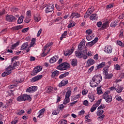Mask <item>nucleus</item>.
Segmentation results:
<instances>
[{"instance_id": "2", "label": "nucleus", "mask_w": 124, "mask_h": 124, "mask_svg": "<svg viewBox=\"0 0 124 124\" xmlns=\"http://www.w3.org/2000/svg\"><path fill=\"white\" fill-rule=\"evenodd\" d=\"M70 68V64L64 62L57 67V69L58 70H66Z\"/></svg>"}, {"instance_id": "39", "label": "nucleus", "mask_w": 124, "mask_h": 124, "mask_svg": "<svg viewBox=\"0 0 124 124\" xmlns=\"http://www.w3.org/2000/svg\"><path fill=\"white\" fill-rule=\"evenodd\" d=\"M114 76V75L113 74H108L107 75L105 76L106 79H112Z\"/></svg>"}, {"instance_id": "4", "label": "nucleus", "mask_w": 124, "mask_h": 124, "mask_svg": "<svg viewBox=\"0 0 124 124\" xmlns=\"http://www.w3.org/2000/svg\"><path fill=\"white\" fill-rule=\"evenodd\" d=\"M103 98L105 99L107 102H111L112 101V96L110 94V91H106L103 95Z\"/></svg>"}, {"instance_id": "15", "label": "nucleus", "mask_w": 124, "mask_h": 124, "mask_svg": "<svg viewBox=\"0 0 124 124\" xmlns=\"http://www.w3.org/2000/svg\"><path fill=\"white\" fill-rule=\"evenodd\" d=\"M59 59V56H55L52 57L50 60H49V62L50 63H54V62H56Z\"/></svg>"}, {"instance_id": "6", "label": "nucleus", "mask_w": 124, "mask_h": 124, "mask_svg": "<svg viewBox=\"0 0 124 124\" xmlns=\"http://www.w3.org/2000/svg\"><path fill=\"white\" fill-rule=\"evenodd\" d=\"M92 80L94 81L96 83L99 84V83H100L102 80V77H101V75H95L92 78Z\"/></svg>"}, {"instance_id": "37", "label": "nucleus", "mask_w": 124, "mask_h": 124, "mask_svg": "<svg viewBox=\"0 0 124 124\" xmlns=\"http://www.w3.org/2000/svg\"><path fill=\"white\" fill-rule=\"evenodd\" d=\"M23 20H24V16H20L17 20V24H22L23 23Z\"/></svg>"}, {"instance_id": "53", "label": "nucleus", "mask_w": 124, "mask_h": 124, "mask_svg": "<svg viewBox=\"0 0 124 124\" xmlns=\"http://www.w3.org/2000/svg\"><path fill=\"white\" fill-rule=\"evenodd\" d=\"M105 107H106V106L104 104H101L100 105V106H99L98 108V110H99V109H104V108H105Z\"/></svg>"}, {"instance_id": "42", "label": "nucleus", "mask_w": 124, "mask_h": 124, "mask_svg": "<svg viewBox=\"0 0 124 124\" xmlns=\"http://www.w3.org/2000/svg\"><path fill=\"white\" fill-rule=\"evenodd\" d=\"M63 5L62 6H58L57 4L55 5V7H56V9H57V10H58V11H61V10H62V8H63Z\"/></svg>"}, {"instance_id": "41", "label": "nucleus", "mask_w": 124, "mask_h": 124, "mask_svg": "<svg viewBox=\"0 0 124 124\" xmlns=\"http://www.w3.org/2000/svg\"><path fill=\"white\" fill-rule=\"evenodd\" d=\"M66 35H67V31H65L64 33L62 34L61 37L60 38V40H62V39L65 38Z\"/></svg>"}, {"instance_id": "50", "label": "nucleus", "mask_w": 124, "mask_h": 124, "mask_svg": "<svg viewBox=\"0 0 124 124\" xmlns=\"http://www.w3.org/2000/svg\"><path fill=\"white\" fill-rule=\"evenodd\" d=\"M88 92L87 90L84 89L82 91V94H83V95H86V94L88 93Z\"/></svg>"}, {"instance_id": "36", "label": "nucleus", "mask_w": 124, "mask_h": 124, "mask_svg": "<svg viewBox=\"0 0 124 124\" xmlns=\"http://www.w3.org/2000/svg\"><path fill=\"white\" fill-rule=\"evenodd\" d=\"M97 93L98 94H102V93H103V92H102V90L101 89V86L98 87L97 88Z\"/></svg>"}, {"instance_id": "3", "label": "nucleus", "mask_w": 124, "mask_h": 124, "mask_svg": "<svg viewBox=\"0 0 124 124\" xmlns=\"http://www.w3.org/2000/svg\"><path fill=\"white\" fill-rule=\"evenodd\" d=\"M67 90H68L67 92L65 94V98L64 100V101L63 102V104L65 105L66 104H67L70 101V99L69 97H70V95H71V88L70 87H68Z\"/></svg>"}, {"instance_id": "43", "label": "nucleus", "mask_w": 124, "mask_h": 124, "mask_svg": "<svg viewBox=\"0 0 124 124\" xmlns=\"http://www.w3.org/2000/svg\"><path fill=\"white\" fill-rule=\"evenodd\" d=\"M104 117H105V115L103 114L101 116H100V117L97 118V120L99 122H101L102 121H103V119H104Z\"/></svg>"}, {"instance_id": "51", "label": "nucleus", "mask_w": 124, "mask_h": 124, "mask_svg": "<svg viewBox=\"0 0 124 124\" xmlns=\"http://www.w3.org/2000/svg\"><path fill=\"white\" fill-rule=\"evenodd\" d=\"M94 69V66H91L89 69H88V73H91Z\"/></svg>"}, {"instance_id": "35", "label": "nucleus", "mask_w": 124, "mask_h": 124, "mask_svg": "<svg viewBox=\"0 0 124 124\" xmlns=\"http://www.w3.org/2000/svg\"><path fill=\"white\" fill-rule=\"evenodd\" d=\"M105 64H106L105 62H102L97 66V69L102 68V67L105 66Z\"/></svg>"}, {"instance_id": "61", "label": "nucleus", "mask_w": 124, "mask_h": 124, "mask_svg": "<svg viewBox=\"0 0 124 124\" xmlns=\"http://www.w3.org/2000/svg\"><path fill=\"white\" fill-rule=\"evenodd\" d=\"M117 43L120 46H124V44H123V42L120 41H117Z\"/></svg>"}, {"instance_id": "13", "label": "nucleus", "mask_w": 124, "mask_h": 124, "mask_svg": "<svg viewBox=\"0 0 124 124\" xmlns=\"http://www.w3.org/2000/svg\"><path fill=\"white\" fill-rule=\"evenodd\" d=\"M74 51V47H72L70 49H67L66 51H64V55L66 56H70Z\"/></svg>"}, {"instance_id": "30", "label": "nucleus", "mask_w": 124, "mask_h": 124, "mask_svg": "<svg viewBox=\"0 0 124 124\" xmlns=\"http://www.w3.org/2000/svg\"><path fill=\"white\" fill-rule=\"evenodd\" d=\"M23 27L24 26L23 25H18L12 28V30L13 31H19V30H21V29H23Z\"/></svg>"}, {"instance_id": "18", "label": "nucleus", "mask_w": 124, "mask_h": 124, "mask_svg": "<svg viewBox=\"0 0 124 124\" xmlns=\"http://www.w3.org/2000/svg\"><path fill=\"white\" fill-rule=\"evenodd\" d=\"M80 15L78 13H72L70 16V18H72V19H73L74 17H76V18H80Z\"/></svg>"}, {"instance_id": "44", "label": "nucleus", "mask_w": 124, "mask_h": 124, "mask_svg": "<svg viewBox=\"0 0 124 124\" xmlns=\"http://www.w3.org/2000/svg\"><path fill=\"white\" fill-rule=\"evenodd\" d=\"M103 72L104 73V75H105V76H106L107 75H108V69L104 68L103 69Z\"/></svg>"}, {"instance_id": "34", "label": "nucleus", "mask_w": 124, "mask_h": 124, "mask_svg": "<svg viewBox=\"0 0 124 124\" xmlns=\"http://www.w3.org/2000/svg\"><path fill=\"white\" fill-rule=\"evenodd\" d=\"M85 46V43L84 42H81L78 46V48L79 50H82V48Z\"/></svg>"}, {"instance_id": "60", "label": "nucleus", "mask_w": 124, "mask_h": 124, "mask_svg": "<svg viewBox=\"0 0 124 124\" xmlns=\"http://www.w3.org/2000/svg\"><path fill=\"white\" fill-rule=\"evenodd\" d=\"M87 13H90V14H92L93 12V10L92 8H89V10L87 11Z\"/></svg>"}, {"instance_id": "21", "label": "nucleus", "mask_w": 124, "mask_h": 124, "mask_svg": "<svg viewBox=\"0 0 124 124\" xmlns=\"http://www.w3.org/2000/svg\"><path fill=\"white\" fill-rule=\"evenodd\" d=\"M90 84L91 87H92V88H95L96 86H98V83L96 82L94 80H92L90 81Z\"/></svg>"}, {"instance_id": "58", "label": "nucleus", "mask_w": 124, "mask_h": 124, "mask_svg": "<svg viewBox=\"0 0 124 124\" xmlns=\"http://www.w3.org/2000/svg\"><path fill=\"white\" fill-rule=\"evenodd\" d=\"M85 114V110L84 109L81 110L80 112H78L79 116H81V115H84Z\"/></svg>"}, {"instance_id": "32", "label": "nucleus", "mask_w": 124, "mask_h": 124, "mask_svg": "<svg viewBox=\"0 0 124 124\" xmlns=\"http://www.w3.org/2000/svg\"><path fill=\"white\" fill-rule=\"evenodd\" d=\"M90 20H92V21H93V20H96V19H97V14H92L90 16Z\"/></svg>"}, {"instance_id": "33", "label": "nucleus", "mask_w": 124, "mask_h": 124, "mask_svg": "<svg viewBox=\"0 0 124 124\" xmlns=\"http://www.w3.org/2000/svg\"><path fill=\"white\" fill-rule=\"evenodd\" d=\"M29 46V44L28 43H24L21 46L20 50H25V49H27Z\"/></svg>"}, {"instance_id": "47", "label": "nucleus", "mask_w": 124, "mask_h": 124, "mask_svg": "<svg viewBox=\"0 0 124 124\" xmlns=\"http://www.w3.org/2000/svg\"><path fill=\"white\" fill-rule=\"evenodd\" d=\"M34 43H35V38H33L31 40V44L30 45V47H32L33 45H34Z\"/></svg>"}, {"instance_id": "31", "label": "nucleus", "mask_w": 124, "mask_h": 124, "mask_svg": "<svg viewBox=\"0 0 124 124\" xmlns=\"http://www.w3.org/2000/svg\"><path fill=\"white\" fill-rule=\"evenodd\" d=\"M108 27H109V22H106L103 24L101 29H102V30H105V29H106L107 28H108Z\"/></svg>"}, {"instance_id": "27", "label": "nucleus", "mask_w": 124, "mask_h": 124, "mask_svg": "<svg viewBox=\"0 0 124 124\" xmlns=\"http://www.w3.org/2000/svg\"><path fill=\"white\" fill-rule=\"evenodd\" d=\"M78 63V61H77V59H74L72 60L71 62V65H72V66H77V64Z\"/></svg>"}, {"instance_id": "56", "label": "nucleus", "mask_w": 124, "mask_h": 124, "mask_svg": "<svg viewBox=\"0 0 124 124\" xmlns=\"http://www.w3.org/2000/svg\"><path fill=\"white\" fill-rule=\"evenodd\" d=\"M97 26L98 28H101V26H102V22L101 21H99L97 23Z\"/></svg>"}, {"instance_id": "12", "label": "nucleus", "mask_w": 124, "mask_h": 124, "mask_svg": "<svg viewBox=\"0 0 124 124\" xmlns=\"http://www.w3.org/2000/svg\"><path fill=\"white\" fill-rule=\"evenodd\" d=\"M104 51L105 52H106V53H107L108 54H110V53H112V46H106L104 48Z\"/></svg>"}, {"instance_id": "19", "label": "nucleus", "mask_w": 124, "mask_h": 124, "mask_svg": "<svg viewBox=\"0 0 124 124\" xmlns=\"http://www.w3.org/2000/svg\"><path fill=\"white\" fill-rule=\"evenodd\" d=\"M69 75V72H66L65 73L60 75L59 77V79H63V78H65V77L68 76Z\"/></svg>"}, {"instance_id": "23", "label": "nucleus", "mask_w": 124, "mask_h": 124, "mask_svg": "<svg viewBox=\"0 0 124 124\" xmlns=\"http://www.w3.org/2000/svg\"><path fill=\"white\" fill-rule=\"evenodd\" d=\"M47 46H45L44 47V51H43V53H42V55H43V56L44 57H46V56H47V54H49V53L50 52V49L47 51V52H46V53H45V51H46V50H47Z\"/></svg>"}, {"instance_id": "16", "label": "nucleus", "mask_w": 124, "mask_h": 124, "mask_svg": "<svg viewBox=\"0 0 124 124\" xmlns=\"http://www.w3.org/2000/svg\"><path fill=\"white\" fill-rule=\"evenodd\" d=\"M67 84H68V80H64V79H63L59 84V87L60 88H62V87H63V86L67 85Z\"/></svg>"}, {"instance_id": "14", "label": "nucleus", "mask_w": 124, "mask_h": 124, "mask_svg": "<svg viewBox=\"0 0 124 124\" xmlns=\"http://www.w3.org/2000/svg\"><path fill=\"white\" fill-rule=\"evenodd\" d=\"M42 77H43V76H42V75L35 76V77L32 78V79H31V81L33 82H36V81H38V80H40V79H41Z\"/></svg>"}, {"instance_id": "54", "label": "nucleus", "mask_w": 124, "mask_h": 124, "mask_svg": "<svg viewBox=\"0 0 124 124\" xmlns=\"http://www.w3.org/2000/svg\"><path fill=\"white\" fill-rule=\"evenodd\" d=\"M74 26H75V24L72 23L69 24L68 25L67 28H68V29H70L71 28L74 27Z\"/></svg>"}, {"instance_id": "29", "label": "nucleus", "mask_w": 124, "mask_h": 124, "mask_svg": "<svg viewBox=\"0 0 124 124\" xmlns=\"http://www.w3.org/2000/svg\"><path fill=\"white\" fill-rule=\"evenodd\" d=\"M45 112V108H42L39 111V115L38 116V118H42V115H44Z\"/></svg>"}, {"instance_id": "38", "label": "nucleus", "mask_w": 124, "mask_h": 124, "mask_svg": "<svg viewBox=\"0 0 124 124\" xmlns=\"http://www.w3.org/2000/svg\"><path fill=\"white\" fill-rule=\"evenodd\" d=\"M103 113H104V111H103V110L99 109L96 112L97 116L99 117L100 116H101V115H102Z\"/></svg>"}, {"instance_id": "57", "label": "nucleus", "mask_w": 124, "mask_h": 124, "mask_svg": "<svg viewBox=\"0 0 124 124\" xmlns=\"http://www.w3.org/2000/svg\"><path fill=\"white\" fill-rule=\"evenodd\" d=\"M116 100H118V101H123V99H122V97L121 96H116Z\"/></svg>"}, {"instance_id": "9", "label": "nucleus", "mask_w": 124, "mask_h": 124, "mask_svg": "<svg viewBox=\"0 0 124 124\" xmlns=\"http://www.w3.org/2000/svg\"><path fill=\"white\" fill-rule=\"evenodd\" d=\"M97 41H98V37H96L92 41H91L90 42H88L86 44V45L88 47H92V46H93V45H94L96 43V42H97Z\"/></svg>"}, {"instance_id": "40", "label": "nucleus", "mask_w": 124, "mask_h": 124, "mask_svg": "<svg viewBox=\"0 0 124 124\" xmlns=\"http://www.w3.org/2000/svg\"><path fill=\"white\" fill-rule=\"evenodd\" d=\"M25 113V110L21 109L19 110L17 113H16V114L18 116H22L24 113Z\"/></svg>"}, {"instance_id": "25", "label": "nucleus", "mask_w": 124, "mask_h": 124, "mask_svg": "<svg viewBox=\"0 0 124 124\" xmlns=\"http://www.w3.org/2000/svg\"><path fill=\"white\" fill-rule=\"evenodd\" d=\"M16 100H17V101H20V102L21 101H26L24 94L17 97L16 98Z\"/></svg>"}, {"instance_id": "55", "label": "nucleus", "mask_w": 124, "mask_h": 124, "mask_svg": "<svg viewBox=\"0 0 124 124\" xmlns=\"http://www.w3.org/2000/svg\"><path fill=\"white\" fill-rule=\"evenodd\" d=\"M25 23H30L31 22V19H30V16H27L25 20Z\"/></svg>"}, {"instance_id": "45", "label": "nucleus", "mask_w": 124, "mask_h": 124, "mask_svg": "<svg viewBox=\"0 0 124 124\" xmlns=\"http://www.w3.org/2000/svg\"><path fill=\"white\" fill-rule=\"evenodd\" d=\"M123 87L119 86L118 88L116 90V92L118 93H120L123 92Z\"/></svg>"}, {"instance_id": "11", "label": "nucleus", "mask_w": 124, "mask_h": 124, "mask_svg": "<svg viewBox=\"0 0 124 124\" xmlns=\"http://www.w3.org/2000/svg\"><path fill=\"white\" fill-rule=\"evenodd\" d=\"M37 90V86H32L27 88L26 90L27 93H33V92H35V91Z\"/></svg>"}, {"instance_id": "59", "label": "nucleus", "mask_w": 124, "mask_h": 124, "mask_svg": "<svg viewBox=\"0 0 124 124\" xmlns=\"http://www.w3.org/2000/svg\"><path fill=\"white\" fill-rule=\"evenodd\" d=\"M117 26V23L116 22H111L110 24V27L114 28Z\"/></svg>"}, {"instance_id": "1", "label": "nucleus", "mask_w": 124, "mask_h": 124, "mask_svg": "<svg viewBox=\"0 0 124 124\" xmlns=\"http://www.w3.org/2000/svg\"><path fill=\"white\" fill-rule=\"evenodd\" d=\"M20 65V62H12V64L10 66L8 67L5 71L2 74V77H5L7 75H9L11 73V70H14L15 67L16 66H19Z\"/></svg>"}, {"instance_id": "63", "label": "nucleus", "mask_w": 124, "mask_h": 124, "mask_svg": "<svg viewBox=\"0 0 124 124\" xmlns=\"http://www.w3.org/2000/svg\"><path fill=\"white\" fill-rule=\"evenodd\" d=\"M124 13H123L121 15H120L119 16V19H120V20L124 19Z\"/></svg>"}, {"instance_id": "22", "label": "nucleus", "mask_w": 124, "mask_h": 124, "mask_svg": "<svg viewBox=\"0 0 124 124\" xmlns=\"http://www.w3.org/2000/svg\"><path fill=\"white\" fill-rule=\"evenodd\" d=\"M88 97L91 102L94 101V100L95 99V96H94V94H93L91 93H90L88 95Z\"/></svg>"}, {"instance_id": "7", "label": "nucleus", "mask_w": 124, "mask_h": 124, "mask_svg": "<svg viewBox=\"0 0 124 124\" xmlns=\"http://www.w3.org/2000/svg\"><path fill=\"white\" fill-rule=\"evenodd\" d=\"M86 54H87V53L86 52V50H80L79 51L75 52V55L76 57L79 58H83V56H84V55H86Z\"/></svg>"}, {"instance_id": "24", "label": "nucleus", "mask_w": 124, "mask_h": 124, "mask_svg": "<svg viewBox=\"0 0 124 124\" xmlns=\"http://www.w3.org/2000/svg\"><path fill=\"white\" fill-rule=\"evenodd\" d=\"M25 101H31V97L30 95L27 94H23Z\"/></svg>"}, {"instance_id": "26", "label": "nucleus", "mask_w": 124, "mask_h": 124, "mask_svg": "<svg viewBox=\"0 0 124 124\" xmlns=\"http://www.w3.org/2000/svg\"><path fill=\"white\" fill-rule=\"evenodd\" d=\"M93 38H94V34H91V35H87L86 39L88 41H90L91 40H93Z\"/></svg>"}, {"instance_id": "5", "label": "nucleus", "mask_w": 124, "mask_h": 124, "mask_svg": "<svg viewBox=\"0 0 124 124\" xmlns=\"http://www.w3.org/2000/svg\"><path fill=\"white\" fill-rule=\"evenodd\" d=\"M41 70H42V66H38L34 68L31 73V75L32 76H34V75H36L38 72H40Z\"/></svg>"}, {"instance_id": "52", "label": "nucleus", "mask_w": 124, "mask_h": 124, "mask_svg": "<svg viewBox=\"0 0 124 124\" xmlns=\"http://www.w3.org/2000/svg\"><path fill=\"white\" fill-rule=\"evenodd\" d=\"M5 14V10L3 9L2 11H0V17Z\"/></svg>"}, {"instance_id": "46", "label": "nucleus", "mask_w": 124, "mask_h": 124, "mask_svg": "<svg viewBox=\"0 0 124 124\" xmlns=\"http://www.w3.org/2000/svg\"><path fill=\"white\" fill-rule=\"evenodd\" d=\"M52 91H54V88L52 87H49L47 88V93H52Z\"/></svg>"}, {"instance_id": "64", "label": "nucleus", "mask_w": 124, "mask_h": 124, "mask_svg": "<svg viewBox=\"0 0 124 124\" xmlns=\"http://www.w3.org/2000/svg\"><path fill=\"white\" fill-rule=\"evenodd\" d=\"M29 31V28H25L22 30V32H27Z\"/></svg>"}, {"instance_id": "8", "label": "nucleus", "mask_w": 124, "mask_h": 124, "mask_svg": "<svg viewBox=\"0 0 124 124\" xmlns=\"http://www.w3.org/2000/svg\"><path fill=\"white\" fill-rule=\"evenodd\" d=\"M54 4H50L47 5V8L46 9V13L53 12L54 11Z\"/></svg>"}, {"instance_id": "10", "label": "nucleus", "mask_w": 124, "mask_h": 124, "mask_svg": "<svg viewBox=\"0 0 124 124\" xmlns=\"http://www.w3.org/2000/svg\"><path fill=\"white\" fill-rule=\"evenodd\" d=\"M6 20L8 22H14L16 20V17L12 15H9L6 16Z\"/></svg>"}, {"instance_id": "62", "label": "nucleus", "mask_w": 124, "mask_h": 124, "mask_svg": "<svg viewBox=\"0 0 124 124\" xmlns=\"http://www.w3.org/2000/svg\"><path fill=\"white\" fill-rule=\"evenodd\" d=\"M19 45V42H17L16 44L12 45V48H15V47H17Z\"/></svg>"}, {"instance_id": "49", "label": "nucleus", "mask_w": 124, "mask_h": 124, "mask_svg": "<svg viewBox=\"0 0 124 124\" xmlns=\"http://www.w3.org/2000/svg\"><path fill=\"white\" fill-rule=\"evenodd\" d=\"M86 33L87 34V35H90L91 34H93V31L91 30H88L86 31Z\"/></svg>"}, {"instance_id": "17", "label": "nucleus", "mask_w": 124, "mask_h": 124, "mask_svg": "<svg viewBox=\"0 0 124 124\" xmlns=\"http://www.w3.org/2000/svg\"><path fill=\"white\" fill-rule=\"evenodd\" d=\"M34 19L35 22H39L41 20V16L39 14H37L34 15Z\"/></svg>"}, {"instance_id": "20", "label": "nucleus", "mask_w": 124, "mask_h": 124, "mask_svg": "<svg viewBox=\"0 0 124 124\" xmlns=\"http://www.w3.org/2000/svg\"><path fill=\"white\" fill-rule=\"evenodd\" d=\"M95 63V61H94L93 59H89L87 62V63L88 66H91V65H93V64H94Z\"/></svg>"}, {"instance_id": "28", "label": "nucleus", "mask_w": 124, "mask_h": 124, "mask_svg": "<svg viewBox=\"0 0 124 124\" xmlns=\"http://www.w3.org/2000/svg\"><path fill=\"white\" fill-rule=\"evenodd\" d=\"M59 74H60V71L58 70L54 71L52 73L51 77L52 78H55V77H56V76H58Z\"/></svg>"}, {"instance_id": "48", "label": "nucleus", "mask_w": 124, "mask_h": 124, "mask_svg": "<svg viewBox=\"0 0 124 124\" xmlns=\"http://www.w3.org/2000/svg\"><path fill=\"white\" fill-rule=\"evenodd\" d=\"M59 124H67V121L65 120H61V121L59 122Z\"/></svg>"}]
</instances>
